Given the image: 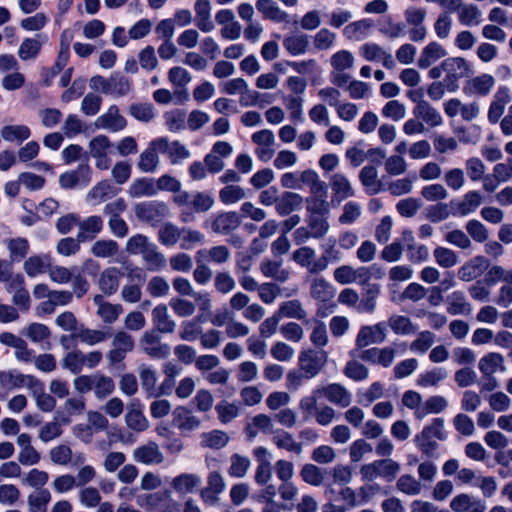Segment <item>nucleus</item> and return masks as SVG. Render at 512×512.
Returning <instances> with one entry per match:
<instances>
[{
	"mask_svg": "<svg viewBox=\"0 0 512 512\" xmlns=\"http://www.w3.org/2000/svg\"><path fill=\"white\" fill-rule=\"evenodd\" d=\"M89 153L95 160V166L100 170H108L112 160L109 153L113 147L112 142L106 135H97L89 142Z\"/></svg>",
	"mask_w": 512,
	"mask_h": 512,
	"instance_id": "nucleus-4",
	"label": "nucleus"
},
{
	"mask_svg": "<svg viewBox=\"0 0 512 512\" xmlns=\"http://www.w3.org/2000/svg\"><path fill=\"white\" fill-rule=\"evenodd\" d=\"M125 423L129 429L138 433L144 432L150 427L149 420L143 414L142 405L138 400L132 401L127 406Z\"/></svg>",
	"mask_w": 512,
	"mask_h": 512,
	"instance_id": "nucleus-23",
	"label": "nucleus"
},
{
	"mask_svg": "<svg viewBox=\"0 0 512 512\" xmlns=\"http://www.w3.org/2000/svg\"><path fill=\"white\" fill-rule=\"evenodd\" d=\"M116 194L117 189L113 187L111 182L109 180H102L88 191L85 201L91 206H97Z\"/></svg>",
	"mask_w": 512,
	"mask_h": 512,
	"instance_id": "nucleus-27",
	"label": "nucleus"
},
{
	"mask_svg": "<svg viewBox=\"0 0 512 512\" xmlns=\"http://www.w3.org/2000/svg\"><path fill=\"white\" fill-rule=\"evenodd\" d=\"M283 46L293 56L303 55L309 49V35L302 32L290 33L285 36Z\"/></svg>",
	"mask_w": 512,
	"mask_h": 512,
	"instance_id": "nucleus-35",
	"label": "nucleus"
},
{
	"mask_svg": "<svg viewBox=\"0 0 512 512\" xmlns=\"http://www.w3.org/2000/svg\"><path fill=\"white\" fill-rule=\"evenodd\" d=\"M299 181L301 189L308 186L310 192L315 195H323L327 191V185L324 181L320 180L316 171L307 169L299 173Z\"/></svg>",
	"mask_w": 512,
	"mask_h": 512,
	"instance_id": "nucleus-47",
	"label": "nucleus"
},
{
	"mask_svg": "<svg viewBox=\"0 0 512 512\" xmlns=\"http://www.w3.org/2000/svg\"><path fill=\"white\" fill-rule=\"evenodd\" d=\"M310 342L317 349H322L329 342L327 326L323 321L313 319L311 321Z\"/></svg>",
	"mask_w": 512,
	"mask_h": 512,
	"instance_id": "nucleus-61",
	"label": "nucleus"
},
{
	"mask_svg": "<svg viewBox=\"0 0 512 512\" xmlns=\"http://www.w3.org/2000/svg\"><path fill=\"white\" fill-rule=\"evenodd\" d=\"M231 258V251L225 245H216L210 248L200 249L195 254L197 263H212L222 265L227 263Z\"/></svg>",
	"mask_w": 512,
	"mask_h": 512,
	"instance_id": "nucleus-22",
	"label": "nucleus"
},
{
	"mask_svg": "<svg viewBox=\"0 0 512 512\" xmlns=\"http://www.w3.org/2000/svg\"><path fill=\"white\" fill-rule=\"evenodd\" d=\"M103 229V219L99 215H91L83 220L79 219V240L86 241L94 239Z\"/></svg>",
	"mask_w": 512,
	"mask_h": 512,
	"instance_id": "nucleus-36",
	"label": "nucleus"
},
{
	"mask_svg": "<svg viewBox=\"0 0 512 512\" xmlns=\"http://www.w3.org/2000/svg\"><path fill=\"white\" fill-rule=\"evenodd\" d=\"M445 55L446 50L441 44L431 42L422 49L421 55L418 58V67L422 69L428 68Z\"/></svg>",
	"mask_w": 512,
	"mask_h": 512,
	"instance_id": "nucleus-43",
	"label": "nucleus"
},
{
	"mask_svg": "<svg viewBox=\"0 0 512 512\" xmlns=\"http://www.w3.org/2000/svg\"><path fill=\"white\" fill-rule=\"evenodd\" d=\"M336 295L335 287L323 277H315L310 284V296L315 301L327 303Z\"/></svg>",
	"mask_w": 512,
	"mask_h": 512,
	"instance_id": "nucleus-32",
	"label": "nucleus"
},
{
	"mask_svg": "<svg viewBox=\"0 0 512 512\" xmlns=\"http://www.w3.org/2000/svg\"><path fill=\"white\" fill-rule=\"evenodd\" d=\"M203 328L200 321L195 318L182 321L179 328V338L182 341L194 342L200 339Z\"/></svg>",
	"mask_w": 512,
	"mask_h": 512,
	"instance_id": "nucleus-59",
	"label": "nucleus"
},
{
	"mask_svg": "<svg viewBox=\"0 0 512 512\" xmlns=\"http://www.w3.org/2000/svg\"><path fill=\"white\" fill-rule=\"evenodd\" d=\"M387 331L388 324L386 322L362 326L356 336L355 344L359 348L373 344H381L386 339Z\"/></svg>",
	"mask_w": 512,
	"mask_h": 512,
	"instance_id": "nucleus-10",
	"label": "nucleus"
},
{
	"mask_svg": "<svg viewBox=\"0 0 512 512\" xmlns=\"http://www.w3.org/2000/svg\"><path fill=\"white\" fill-rule=\"evenodd\" d=\"M495 84V77L488 73L470 76L463 86V93L470 97H485L491 93Z\"/></svg>",
	"mask_w": 512,
	"mask_h": 512,
	"instance_id": "nucleus-11",
	"label": "nucleus"
},
{
	"mask_svg": "<svg viewBox=\"0 0 512 512\" xmlns=\"http://www.w3.org/2000/svg\"><path fill=\"white\" fill-rule=\"evenodd\" d=\"M11 262H19L23 260L29 252V242L26 238L16 237L10 238L6 242Z\"/></svg>",
	"mask_w": 512,
	"mask_h": 512,
	"instance_id": "nucleus-58",
	"label": "nucleus"
},
{
	"mask_svg": "<svg viewBox=\"0 0 512 512\" xmlns=\"http://www.w3.org/2000/svg\"><path fill=\"white\" fill-rule=\"evenodd\" d=\"M446 311L452 316H469L473 311L472 304L468 301L465 293L455 290L446 297Z\"/></svg>",
	"mask_w": 512,
	"mask_h": 512,
	"instance_id": "nucleus-24",
	"label": "nucleus"
},
{
	"mask_svg": "<svg viewBox=\"0 0 512 512\" xmlns=\"http://www.w3.org/2000/svg\"><path fill=\"white\" fill-rule=\"evenodd\" d=\"M140 384L142 391L146 394L147 398H156V387L158 376L155 369L146 364H141L138 367Z\"/></svg>",
	"mask_w": 512,
	"mask_h": 512,
	"instance_id": "nucleus-41",
	"label": "nucleus"
},
{
	"mask_svg": "<svg viewBox=\"0 0 512 512\" xmlns=\"http://www.w3.org/2000/svg\"><path fill=\"white\" fill-rule=\"evenodd\" d=\"M94 125L97 129L116 133L126 128L127 121L120 114L119 108L116 105H111L105 113L96 118Z\"/></svg>",
	"mask_w": 512,
	"mask_h": 512,
	"instance_id": "nucleus-14",
	"label": "nucleus"
},
{
	"mask_svg": "<svg viewBox=\"0 0 512 512\" xmlns=\"http://www.w3.org/2000/svg\"><path fill=\"white\" fill-rule=\"evenodd\" d=\"M160 153L165 154L172 165H178L191 157L190 150L180 141H170L167 137H158Z\"/></svg>",
	"mask_w": 512,
	"mask_h": 512,
	"instance_id": "nucleus-15",
	"label": "nucleus"
},
{
	"mask_svg": "<svg viewBox=\"0 0 512 512\" xmlns=\"http://www.w3.org/2000/svg\"><path fill=\"white\" fill-rule=\"evenodd\" d=\"M47 40V35L41 33L36 34L34 37H27L23 39L17 50V56L22 61L35 60Z\"/></svg>",
	"mask_w": 512,
	"mask_h": 512,
	"instance_id": "nucleus-21",
	"label": "nucleus"
},
{
	"mask_svg": "<svg viewBox=\"0 0 512 512\" xmlns=\"http://www.w3.org/2000/svg\"><path fill=\"white\" fill-rule=\"evenodd\" d=\"M482 204V196L479 191H468L457 203L456 210L459 215L466 216L475 212Z\"/></svg>",
	"mask_w": 512,
	"mask_h": 512,
	"instance_id": "nucleus-53",
	"label": "nucleus"
},
{
	"mask_svg": "<svg viewBox=\"0 0 512 512\" xmlns=\"http://www.w3.org/2000/svg\"><path fill=\"white\" fill-rule=\"evenodd\" d=\"M122 273L117 267L104 269L97 280L98 288L106 295H113L119 288Z\"/></svg>",
	"mask_w": 512,
	"mask_h": 512,
	"instance_id": "nucleus-31",
	"label": "nucleus"
},
{
	"mask_svg": "<svg viewBox=\"0 0 512 512\" xmlns=\"http://www.w3.org/2000/svg\"><path fill=\"white\" fill-rule=\"evenodd\" d=\"M457 13L459 22L464 26H476L481 22L482 13L474 4H463Z\"/></svg>",
	"mask_w": 512,
	"mask_h": 512,
	"instance_id": "nucleus-63",
	"label": "nucleus"
},
{
	"mask_svg": "<svg viewBox=\"0 0 512 512\" xmlns=\"http://www.w3.org/2000/svg\"><path fill=\"white\" fill-rule=\"evenodd\" d=\"M276 312L280 315L281 319L292 318L303 320L307 317L306 310L304 309L302 303L297 299L282 302Z\"/></svg>",
	"mask_w": 512,
	"mask_h": 512,
	"instance_id": "nucleus-54",
	"label": "nucleus"
},
{
	"mask_svg": "<svg viewBox=\"0 0 512 512\" xmlns=\"http://www.w3.org/2000/svg\"><path fill=\"white\" fill-rule=\"evenodd\" d=\"M141 256L146 269L151 272H159L165 269L167 260L165 255L160 252L158 246L154 243L152 247Z\"/></svg>",
	"mask_w": 512,
	"mask_h": 512,
	"instance_id": "nucleus-48",
	"label": "nucleus"
},
{
	"mask_svg": "<svg viewBox=\"0 0 512 512\" xmlns=\"http://www.w3.org/2000/svg\"><path fill=\"white\" fill-rule=\"evenodd\" d=\"M29 379H35V377L24 375L16 370L0 372V386L6 390H13L23 386L29 387Z\"/></svg>",
	"mask_w": 512,
	"mask_h": 512,
	"instance_id": "nucleus-45",
	"label": "nucleus"
},
{
	"mask_svg": "<svg viewBox=\"0 0 512 512\" xmlns=\"http://www.w3.org/2000/svg\"><path fill=\"white\" fill-rule=\"evenodd\" d=\"M154 330L143 333L139 340L141 350L153 359H165L170 355V346L162 343L161 338Z\"/></svg>",
	"mask_w": 512,
	"mask_h": 512,
	"instance_id": "nucleus-6",
	"label": "nucleus"
},
{
	"mask_svg": "<svg viewBox=\"0 0 512 512\" xmlns=\"http://www.w3.org/2000/svg\"><path fill=\"white\" fill-rule=\"evenodd\" d=\"M135 216L143 222L157 223L169 214V207L162 201H148L134 206Z\"/></svg>",
	"mask_w": 512,
	"mask_h": 512,
	"instance_id": "nucleus-8",
	"label": "nucleus"
},
{
	"mask_svg": "<svg viewBox=\"0 0 512 512\" xmlns=\"http://www.w3.org/2000/svg\"><path fill=\"white\" fill-rule=\"evenodd\" d=\"M50 265L49 255H33L24 261L23 269L29 277L34 278L40 274L48 273Z\"/></svg>",
	"mask_w": 512,
	"mask_h": 512,
	"instance_id": "nucleus-44",
	"label": "nucleus"
},
{
	"mask_svg": "<svg viewBox=\"0 0 512 512\" xmlns=\"http://www.w3.org/2000/svg\"><path fill=\"white\" fill-rule=\"evenodd\" d=\"M292 259L311 274H317L325 270V259H316V251L309 246H303L295 250Z\"/></svg>",
	"mask_w": 512,
	"mask_h": 512,
	"instance_id": "nucleus-13",
	"label": "nucleus"
},
{
	"mask_svg": "<svg viewBox=\"0 0 512 512\" xmlns=\"http://www.w3.org/2000/svg\"><path fill=\"white\" fill-rule=\"evenodd\" d=\"M328 353L323 349L308 348L299 353L298 363L308 379L316 377L326 366Z\"/></svg>",
	"mask_w": 512,
	"mask_h": 512,
	"instance_id": "nucleus-2",
	"label": "nucleus"
},
{
	"mask_svg": "<svg viewBox=\"0 0 512 512\" xmlns=\"http://www.w3.org/2000/svg\"><path fill=\"white\" fill-rule=\"evenodd\" d=\"M50 500L51 494L47 489H39L31 493L27 498L29 512H47Z\"/></svg>",
	"mask_w": 512,
	"mask_h": 512,
	"instance_id": "nucleus-64",
	"label": "nucleus"
},
{
	"mask_svg": "<svg viewBox=\"0 0 512 512\" xmlns=\"http://www.w3.org/2000/svg\"><path fill=\"white\" fill-rule=\"evenodd\" d=\"M152 321L157 329L156 332L171 334L176 329V322L171 318L165 304H159L152 310Z\"/></svg>",
	"mask_w": 512,
	"mask_h": 512,
	"instance_id": "nucleus-33",
	"label": "nucleus"
},
{
	"mask_svg": "<svg viewBox=\"0 0 512 512\" xmlns=\"http://www.w3.org/2000/svg\"><path fill=\"white\" fill-rule=\"evenodd\" d=\"M400 470L399 464L390 459L375 460L371 463L365 464L360 469V474L363 480L373 481L378 477L384 478L387 481L395 479Z\"/></svg>",
	"mask_w": 512,
	"mask_h": 512,
	"instance_id": "nucleus-3",
	"label": "nucleus"
},
{
	"mask_svg": "<svg viewBox=\"0 0 512 512\" xmlns=\"http://www.w3.org/2000/svg\"><path fill=\"white\" fill-rule=\"evenodd\" d=\"M196 13L195 24L202 32L208 33L214 29L211 19V4L209 0H196L194 5Z\"/></svg>",
	"mask_w": 512,
	"mask_h": 512,
	"instance_id": "nucleus-38",
	"label": "nucleus"
},
{
	"mask_svg": "<svg viewBox=\"0 0 512 512\" xmlns=\"http://www.w3.org/2000/svg\"><path fill=\"white\" fill-rule=\"evenodd\" d=\"M241 225V218L236 212H223L218 214L211 224V229L216 234L227 235Z\"/></svg>",
	"mask_w": 512,
	"mask_h": 512,
	"instance_id": "nucleus-29",
	"label": "nucleus"
},
{
	"mask_svg": "<svg viewBox=\"0 0 512 512\" xmlns=\"http://www.w3.org/2000/svg\"><path fill=\"white\" fill-rule=\"evenodd\" d=\"M256 8L266 19L276 23L288 22V13L273 0H257Z\"/></svg>",
	"mask_w": 512,
	"mask_h": 512,
	"instance_id": "nucleus-40",
	"label": "nucleus"
},
{
	"mask_svg": "<svg viewBox=\"0 0 512 512\" xmlns=\"http://www.w3.org/2000/svg\"><path fill=\"white\" fill-rule=\"evenodd\" d=\"M156 498L154 512H179L180 504L173 499L170 490L158 491Z\"/></svg>",
	"mask_w": 512,
	"mask_h": 512,
	"instance_id": "nucleus-60",
	"label": "nucleus"
},
{
	"mask_svg": "<svg viewBox=\"0 0 512 512\" xmlns=\"http://www.w3.org/2000/svg\"><path fill=\"white\" fill-rule=\"evenodd\" d=\"M29 388L32 389L37 407L44 412H51L56 406V400L45 392L43 383L38 379H29Z\"/></svg>",
	"mask_w": 512,
	"mask_h": 512,
	"instance_id": "nucleus-37",
	"label": "nucleus"
},
{
	"mask_svg": "<svg viewBox=\"0 0 512 512\" xmlns=\"http://www.w3.org/2000/svg\"><path fill=\"white\" fill-rule=\"evenodd\" d=\"M92 391L96 398L104 399L114 392L115 384L111 377L101 373L93 374Z\"/></svg>",
	"mask_w": 512,
	"mask_h": 512,
	"instance_id": "nucleus-56",
	"label": "nucleus"
},
{
	"mask_svg": "<svg viewBox=\"0 0 512 512\" xmlns=\"http://www.w3.org/2000/svg\"><path fill=\"white\" fill-rule=\"evenodd\" d=\"M132 198L152 197L157 195L156 182L150 178H140L132 182L128 190Z\"/></svg>",
	"mask_w": 512,
	"mask_h": 512,
	"instance_id": "nucleus-51",
	"label": "nucleus"
},
{
	"mask_svg": "<svg viewBox=\"0 0 512 512\" xmlns=\"http://www.w3.org/2000/svg\"><path fill=\"white\" fill-rule=\"evenodd\" d=\"M330 186L334 198L339 202L355 195V190L350 180L342 173H334L330 177Z\"/></svg>",
	"mask_w": 512,
	"mask_h": 512,
	"instance_id": "nucleus-34",
	"label": "nucleus"
},
{
	"mask_svg": "<svg viewBox=\"0 0 512 512\" xmlns=\"http://www.w3.org/2000/svg\"><path fill=\"white\" fill-rule=\"evenodd\" d=\"M445 74L446 90L448 92H457L460 88V80L469 78L474 71L472 64L463 57L446 58L439 66L431 68L428 75L431 79H438Z\"/></svg>",
	"mask_w": 512,
	"mask_h": 512,
	"instance_id": "nucleus-1",
	"label": "nucleus"
},
{
	"mask_svg": "<svg viewBox=\"0 0 512 512\" xmlns=\"http://www.w3.org/2000/svg\"><path fill=\"white\" fill-rule=\"evenodd\" d=\"M92 179V171L87 163L80 164L76 169L62 173L59 184L64 189L87 186Z\"/></svg>",
	"mask_w": 512,
	"mask_h": 512,
	"instance_id": "nucleus-12",
	"label": "nucleus"
},
{
	"mask_svg": "<svg viewBox=\"0 0 512 512\" xmlns=\"http://www.w3.org/2000/svg\"><path fill=\"white\" fill-rule=\"evenodd\" d=\"M154 243L144 234L137 233L126 241L125 251L131 256H142L152 247Z\"/></svg>",
	"mask_w": 512,
	"mask_h": 512,
	"instance_id": "nucleus-49",
	"label": "nucleus"
},
{
	"mask_svg": "<svg viewBox=\"0 0 512 512\" xmlns=\"http://www.w3.org/2000/svg\"><path fill=\"white\" fill-rule=\"evenodd\" d=\"M251 140L256 144L255 155L262 162H269L275 155L276 138L272 130L263 129L252 134Z\"/></svg>",
	"mask_w": 512,
	"mask_h": 512,
	"instance_id": "nucleus-9",
	"label": "nucleus"
},
{
	"mask_svg": "<svg viewBox=\"0 0 512 512\" xmlns=\"http://www.w3.org/2000/svg\"><path fill=\"white\" fill-rule=\"evenodd\" d=\"M272 442L279 449H284L288 452H293L295 454L302 453V444L295 441L293 435L285 430H277L274 432L272 437Z\"/></svg>",
	"mask_w": 512,
	"mask_h": 512,
	"instance_id": "nucleus-52",
	"label": "nucleus"
},
{
	"mask_svg": "<svg viewBox=\"0 0 512 512\" xmlns=\"http://www.w3.org/2000/svg\"><path fill=\"white\" fill-rule=\"evenodd\" d=\"M201 483L202 479L199 475L182 473L172 479L171 487L178 494L185 495L192 493Z\"/></svg>",
	"mask_w": 512,
	"mask_h": 512,
	"instance_id": "nucleus-39",
	"label": "nucleus"
},
{
	"mask_svg": "<svg viewBox=\"0 0 512 512\" xmlns=\"http://www.w3.org/2000/svg\"><path fill=\"white\" fill-rule=\"evenodd\" d=\"M172 423L183 436H188L202 427V420L187 406H177L173 412Z\"/></svg>",
	"mask_w": 512,
	"mask_h": 512,
	"instance_id": "nucleus-5",
	"label": "nucleus"
},
{
	"mask_svg": "<svg viewBox=\"0 0 512 512\" xmlns=\"http://www.w3.org/2000/svg\"><path fill=\"white\" fill-rule=\"evenodd\" d=\"M333 277L334 280L341 285H347L357 281L364 283L368 279V270L366 267L354 269L350 265H342L334 270Z\"/></svg>",
	"mask_w": 512,
	"mask_h": 512,
	"instance_id": "nucleus-26",
	"label": "nucleus"
},
{
	"mask_svg": "<svg viewBox=\"0 0 512 512\" xmlns=\"http://www.w3.org/2000/svg\"><path fill=\"white\" fill-rule=\"evenodd\" d=\"M478 368L484 376H492L505 369L504 357L496 352L487 353L479 360Z\"/></svg>",
	"mask_w": 512,
	"mask_h": 512,
	"instance_id": "nucleus-46",
	"label": "nucleus"
},
{
	"mask_svg": "<svg viewBox=\"0 0 512 512\" xmlns=\"http://www.w3.org/2000/svg\"><path fill=\"white\" fill-rule=\"evenodd\" d=\"M303 198L295 192H284L279 196L276 212L280 216H287L302 207Z\"/></svg>",
	"mask_w": 512,
	"mask_h": 512,
	"instance_id": "nucleus-42",
	"label": "nucleus"
},
{
	"mask_svg": "<svg viewBox=\"0 0 512 512\" xmlns=\"http://www.w3.org/2000/svg\"><path fill=\"white\" fill-rule=\"evenodd\" d=\"M488 266L489 262L484 256H476L458 269V277L462 281L470 282L480 277Z\"/></svg>",
	"mask_w": 512,
	"mask_h": 512,
	"instance_id": "nucleus-25",
	"label": "nucleus"
},
{
	"mask_svg": "<svg viewBox=\"0 0 512 512\" xmlns=\"http://www.w3.org/2000/svg\"><path fill=\"white\" fill-rule=\"evenodd\" d=\"M373 27V21L364 18L347 24L342 33L347 40L362 41L370 36Z\"/></svg>",
	"mask_w": 512,
	"mask_h": 512,
	"instance_id": "nucleus-28",
	"label": "nucleus"
},
{
	"mask_svg": "<svg viewBox=\"0 0 512 512\" xmlns=\"http://www.w3.org/2000/svg\"><path fill=\"white\" fill-rule=\"evenodd\" d=\"M377 177V169L370 165L364 166L359 173L360 182L370 195L377 194L380 191V183Z\"/></svg>",
	"mask_w": 512,
	"mask_h": 512,
	"instance_id": "nucleus-57",
	"label": "nucleus"
},
{
	"mask_svg": "<svg viewBox=\"0 0 512 512\" xmlns=\"http://www.w3.org/2000/svg\"><path fill=\"white\" fill-rule=\"evenodd\" d=\"M160 146L158 138L152 140L148 147L143 150L139 155L137 167L144 173L155 172L160 164Z\"/></svg>",
	"mask_w": 512,
	"mask_h": 512,
	"instance_id": "nucleus-19",
	"label": "nucleus"
},
{
	"mask_svg": "<svg viewBox=\"0 0 512 512\" xmlns=\"http://www.w3.org/2000/svg\"><path fill=\"white\" fill-rule=\"evenodd\" d=\"M511 101V90L508 86H499L490 102L487 118L491 124H496L505 112L506 105Z\"/></svg>",
	"mask_w": 512,
	"mask_h": 512,
	"instance_id": "nucleus-16",
	"label": "nucleus"
},
{
	"mask_svg": "<svg viewBox=\"0 0 512 512\" xmlns=\"http://www.w3.org/2000/svg\"><path fill=\"white\" fill-rule=\"evenodd\" d=\"M93 302L97 306L96 314L106 324L114 323L123 312V308L120 304H113L105 301L103 295H95Z\"/></svg>",
	"mask_w": 512,
	"mask_h": 512,
	"instance_id": "nucleus-30",
	"label": "nucleus"
},
{
	"mask_svg": "<svg viewBox=\"0 0 512 512\" xmlns=\"http://www.w3.org/2000/svg\"><path fill=\"white\" fill-rule=\"evenodd\" d=\"M259 269L266 278H272L282 283L289 278V272L282 268L281 261L265 259L260 263Z\"/></svg>",
	"mask_w": 512,
	"mask_h": 512,
	"instance_id": "nucleus-50",
	"label": "nucleus"
},
{
	"mask_svg": "<svg viewBox=\"0 0 512 512\" xmlns=\"http://www.w3.org/2000/svg\"><path fill=\"white\" fill-rule=\"evenodd\" d=\"M134 338L126 331L119 330L113 335L111 349L107 353L110 364L120 363L134 349Z\"/></svg>",
	"mask_w": 512,
	"mask_h": 512,
	"instance_id": "nucleus-7",
	"label": "nucleus"
},
{
	"mask_svg": "<svg viewBox=\"0 0 512 512\" xmlns=\"http://www.w3.org/2000/svg\"><path fill=\"white\" fill-rule=\"evenodd\" d=\"M133 459L145 465H158L164 461V455L156 442L150 441L134 449Z\"/></svg>",
	"mask_w": 512,
	"mask_h": 512,
	"instance_id": "nucleus-20",
	"label": "nucleus"
},
{
	"mask_svg": "<svg viewBox=\"0 0 512 512\" xmlns=\"http://www.w3.org/2000/svg\"><path fill=\"white\" fill-rule=\"evenodd\" d=\"M380 294V287L378 284L366 285L362 298L359 302V313H372L377 305V298Z\"/></svg>",
	"mask_w": 512,
	"mask_h": 512,
	"instance_id": "nucleus-55",
	"label": "nucleus"
},
{
	"mask_svg": "<svg viewBox=\"0 0 512 512\" xmlns=\"http://www.w3.org/2000/svg\"><path fill=\"white\" fill-rule=\"evenodd\" d=\"M218 419L222 424L230 423L240 415L241 406L239 403H231L226 400L220 401L215 406Z\"/></svg>",
	"mask_w": 512,
	"mask_h": 512,
	"instance_id": "nucleus-62",
	"label": "nucleus"
},
{
	"mask_svg": "<svg viewBox=\"0 0 512 512\" xmlns=\"http://www.w3.org/2000/svg\"><path fill=\"white\" fill-rule=\"evenodd\" d=\"M314 393H323L326 399L341 408H346L353 402L352 393L340 383H331L321 389H316Z\"/></svg>",
	"mask_w": 512,
	"mask_h": 512,
	"instance_id": "nucleus-17",
	"label": "nucleus"
},
{
	"mask_svg": "<svg viewBox=\"0 0 512 512\" xmlns=\"http://www.w3.org/2000/svg\"><path fill=\"white\" fill-rule=\"evenodd\" d=\"M225 489L226 483L221 473L212 471L207 477V486L201 490L200 495L204 503L214 505Z\"/></svg>",
	"mask_w": 512,
	"mask_h": 512,
	"instance_id": "nucleus-18",
	"label": "nucleus"
}]
</instances>
